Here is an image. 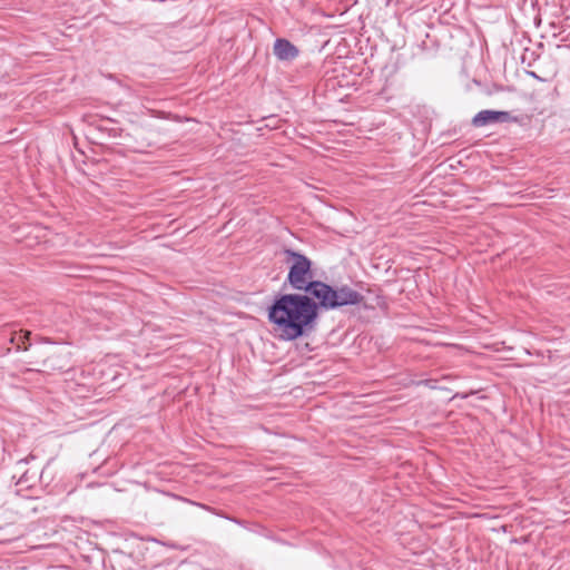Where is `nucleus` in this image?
Instances as JSON below:
<instances>
[{"label": "nucleus", "mask_w": 570, "mask_h": 570, "mask_svg": "<svg viewBox=\"0 0 570 570\" xmlns=\"http://www.w3.org/2000/svg\"><path fill=\"white\" fill-rule=\"evenodd\" d=\"M268 321L285 341L308 336L316 330L314 304L307 295L282 294L268 307Z\"/></svg>", "instance_id": "obj_1"}, {"label": "nucleus", "mask_w": 570, "mask_h": 570, "mask_svg": "<svg viewBox=\"0 0 570 570\" xmlns=\"http://www.w3.org/2000/svg\"><path fill=\"white\" fill-rule=\"evenodd\" d=\"M273 52L278 60L292 61L294 60L299 51L291 41L284 38H278L274 42Z\"/></svg>", "instance_id": "obj_6"}, {"label": "nucleus", "mask_w": 570, "mask_h": 570, "mask_svg": "<svg viewBox=\"0 0 570 570\" xmlns=\"http://www.w3.org/2000/svg\"><path fill=\"white\" fill-rule=\"evenodd\" d=\"M515 120V117L511 116L509 111H497V110H490L484 109L479 111L473 118H472V125L476 128L484 127L490 124H497V122H509Z\"/></svg>", "instance_id": "obj_4"}, {"label": "nucleus", "mask_w": 570, "mask_h": 570, "mask_svg": "<svg viewBox=\"0 0 570 570\" xmlns=\"http://www.w3.org/2000/svg\"><path fill=\"white\" fill-rule=\"evenodd\" d=\"M30 459H33V456H30ZM28 462L29 458L17 462V469L21 471V474L16 482L18 494L23 490H31L39 480V469H24V465L28 464Z\"/></svg>", "instance_id": "obj_5"}, {"label": "nucleus", "mask_w": 570, "mask_h": 570, "mask_svg": "<svg viewBox=\"0 0 570 570\" xmlns=\"http://www.w3.org/2000/svg\"><path fill=\"white\" fill-rule=\"evenodd\" d=\"M304 295L314 304L315 320L318 318L320 309L332 311L347 305H358L363 302L364 296L350 287L343 285L334 288L325 282L315 279Z\"/></svg>", "instance_id": "obj_2"}, {"label": "nucleus", "mask_w": 570, "mask_h": 570, "mask_svg": "<svg viewBox=\"0 0 570 570\" xmlns=\"http://www.w3.org/2000/svg\"><path fill=\"white\" fill-rule=\"evenodd\" d=\"M45 366L52 371H66L69 368L68 361L61 353H53L45 361Z\"/></svg>", "instance_id": "obj_7"}, {"label": "nucleus", "mask_w": 570, "mask_h": 570, "mask_svg": "<svg viewBox=\"0 0 570 570\" xmlns=\"http://www.w3.org/2000/svg\"><path fill=\"white\" fill-rule=\"evenodd\" d=\"M30 334L31 333L29 331L23 333H13L10 337V343L13 344L18 351H27L30 344L26 345V342L29 340Z\"/></svg>", "instance_id": "obj_8"}, {"label": "nucleus", "mask_w": 570, "mask_h": 570, "mask_svg": "<svg viewBox=\"0 0 570 570\" xmlns=\"http://www.w3.org/2000/svg\"><path fill=\"white\" fill-rule=\"evenodd\" d=\"M284 254L286 262H291L286 283H288L293 289L304 293L308 285L315 281L313 279L312 261L306 255L292 248H285Z\"/></svg>", "instance_id": "obj_3"}]
</instances>
